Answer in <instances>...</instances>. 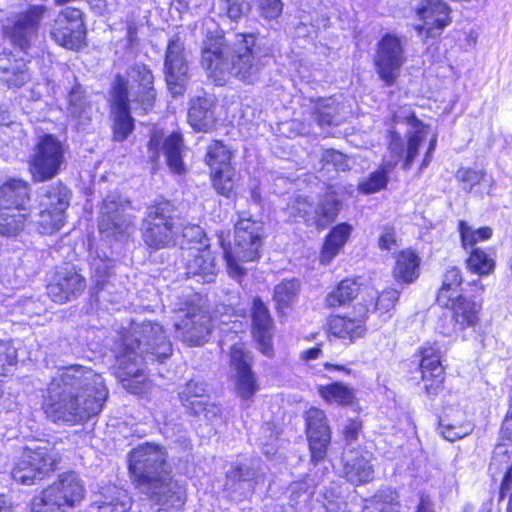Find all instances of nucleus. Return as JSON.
<instances>
[{"label":"nucleus","instance_id":"f257e3e1","mask_svg":"<svg viewBox=\"0 0 512 512\" xmlns=\"http://www.w3.org/2000/svg\"><path fill=\"white\" fill-rule=\"evenodd\" d=\"M107 397L100 374L80 365L66 367L48 386L45 413L53 422L80 424L98 415Z\"/></svg>","mask_w":512,"mask_h":512},{"label":"nucleus","instance_id":"f03ea898","mask_svg":"<svg viewBox=\"0 0 512 512\" xmlns=\"http://www.w3.org/2000/svg\"><path fill=\"white\" fill-rule=\"evenodd\" d=\"M112 351L116 376L123 388L132 394L146 389L147 365L163 363L172 355V344L157 322H132L118 333Z\"/></svg>","mask_w":512,"mask_h":512},{"label":"nucleus","instance_id":"7ed1b4c3","mask_svg":"<svg viewBox=\"0 0 512 512\" xmlns=\"http://www.w3.org/2000/svg\"><path fill=\"white\" fill-rule=\"evenodd\" d=\"M129 470L137 488L157 505L179 509L184 504L183 489L171 476L163 446L144 443L129 454Z\"/></svg>","mask_w":512,"mask_h":512},{"label":"nucleus","instance_id":"20e7f679","mask_svg":"<svg viewBox=\"0 0 512 512\" xmlns=\"http://www.w3.org/2000/svg\"><path fill=\"white\" fill-rule=\"evenodd\" d=\"M463 283L461 268L449 266L444 270L435 292V304L450 313L454 333L474 331L482 323L486 287L480 279L469 281L465 288Z\"/></svg>","mask_w":512,"mask_h":512},{"label":"nucleus","instance_id":"39448f33","mask_svg":"<svg viewBox=\"0 0 512 512\" xmlns=\"http://www.w3.org/2000/svg\"><path fill=\"white\" fill-rule=\"evenodd\" d=\"M263 246V229L259 222L251 218H240L234 226L233 252L226 248L228 274L241 283L247 270L238 261L247 263L258 261Z\"/></svg>","mask_w":512,"mask_h":512},{"label":"nucleus","instance_id":"423d86ee","mask_svg":"<svg viewBox=\"0 0 512 512\" xmlns=\"http://www.w3.org/2000/svg\"><path fill=\"white\" fill-rule=\"evenodd\" d=\"M260 32H239L232 43L229 73L245 84H253L264 67L263 57L269 49H263Z\"/></svg>","mask_w":512,"mask_h":512},{"label":"nucleus","instance_id":"0eeeda50","mask_svg":"<svg viewBox=\"0 0 512 512\" xmlns=\"http://www.w3.org/2000/svg\"><path fill=\"white\" fill-rule=\"evenodd\" d=\"M457 232L460 246L467 252L464 260L467 271L479 277L493 274L497 266L493 248L477 246L493 237V229L487 225L474 228L466 220H459Z\"/></svg>","mask_w":512,"mask_h":512},{"label":"nucleus","instance_id":"6e6552de","mask_svg":"<svg viewBox=\"0 0 512 512\" xmlns=\"http://www.w3.org/2000/svg\"><path fill=\"white\" fill-rule=\"evenodd\" d=\"M84 491L74 472L64 473L33 498L31 512H71L82 501Z\"/></svg>","mask_w":512,"mask_h":512},{"label":"nucleus","instance_id":"1a4fd4ad","mask_svg":"<svg viewBox=\"0 0 512 512\" xmlns=\"http://www.w3.org/2000/svg\"><path fill=\"white\" fill-rule=\"evenodd\" d=\"M123 90L127 102L134 104V109L142 113L150 111L155 103L156 90L154 75L150 67L144 63H134L126 72V77L117 74L112 86L111 96H116L117 90Z\"/></svg>","mask_w":512,"mask_h":512},{"label":"nucleus","instance_id":"9d476101","mask_svg":"<svg viewBox=\"0 0 512 512\" xmlns=\"http://www.w3.org/2000/svg\"><path fill=\"white\" fill-rule=\"evenodd\" d=\"M59 458V452L50 442L33 443L24 448L12 470V477L23 485H33L54 471Z\"/></svg>","mask_w":512,"mask_h":512},{"label":"nucleus","instance_id":"9b49d317","mask_svg":"<svg viewBox=\"0 0 512 512\" xmlns=\"http://www.w3.org/2000/svg\"><path fill=\"white\" fill-rule=\"evenodd\" d=\"M71 195L70 189L60 182L40 189L34 222L42 234H52L64 225Z\"/></svg>","mask_w":512,"mask_h":512},{"label":"nucleus","instance_id":"f8f14e48","mask_svg":"<svg viewBox=\"0 0 512 512\" xmlns=\"http://www.w3.org/2000/svg\"><path fill=\"white\" fill-rule=\"evenodd\" d=\"M407 62L404 43L395 33H384L376 43L373 67L378 79L386 87L398 83L402 68Z\"/></svg>","mask_w":512,"mask_h":512},{"label":"nucleus","instance_id":"ddd939ff","mask_svg":"<svg viewBox=\"0 0 512 512\" xmlns=\"http://www.w3.org/2000/svg\"><path fill=\"white\" fill-rule=\"evenodd\" d=\"M228 356L233 392L241 401L251 402L260 390L253 353L246 343L239 342L230 346Z\"/></svg>","mask_w":512,"mask_h":512},{"label":"nucleus","instance_id":"4468645a","mask_svg":"<svg viewBox=\"0 0 512 512\" xmlns=\"http://www.w3.org/2000/svg\"><path fill=\"white\" fill-rule=\"evenodd\" d=\"M414 356L417 357V370L420 374L423 393L430 399L444 394L446 387V368L443 355L436 342H425L419 346Z\"/></svg>","mask_w":512,"mask_h":512},{"label":"nucleus","instance_id":"2eb2a0df","mask_svg":"<svg viewBox=\"0 0 512 512\" xmlns=\"http://www.w3.org/2000/svg\"><path fill=\"white\" fill-rule=\"evenodd\" d=\"M205 38L201 45L200 64L207 79L215 86L224 85V30L213 19L204 23Z\"/></svg>","mask_w":512,"mask_h":512},{"label":"nucleus","instance_id":"dca6fc26","mask_svg":"<svg viewBox=\"0 0 512 512\" xmlns=\"http://www.w3.org/2000/svg\"><path fill=\"white\" fill-rule=\"evenodd\" d=\"M304 432L308 443L310 463L317 466L323 462L331 444L332 431L323 409L310 406L303 413Z\"/></svg>","mask_w":512,"mask_h":512},{"label":"nucleus","instance_id":"f3484780","mask_svg":"<svg viewBox=\"0 0 512 512\" xmlns=\"http://www.w3.org/2000/svg\"><path fill=\"white\" fill-rule=\"evenodd\" d=\"M65 162L64 148L52 135H45L36 144L30 160V172L34 181L43 182L59 174Z\"/></svg>","mask_w":512,"mask_h":512},{"label":"nucleus","instance_id":"a211bd4d","mask_svg":"<svg viewBox=\"0 0 512 512\" xmlns=\"http://www.w3.org/2000/svg\"><path fill=\"white\" fill-rule=\"evenodd\" d=\"M451 6L444 0H418L414 13L421 22L414 27L424 40L438 39L453 22Z\"/></svg>","mask_w":512,"mask_h":512},{"label":"nucleus","instance_id":"6ab92c4d","mask_svg":"<svg viewBox=\"0 0 512 512\" xmlns=\"http://www.w3.org/2000/svg\"><path fill=\"white\" fill-rule=\"evenodd\" d=\"M50 37L66 49L82 48L86 37L82 12L73 7L63 9L51 23Z\"/></svg>","mask_w":512,"mask_h":512},{"label":"nucleus","instance_id":"aec40b11","mask_svg":"<svg viewBox=\"0 0 512 512\" xmlns=\"http://www.w3.org/2000/svg\"><path fill=\"white\" fill-rule=\"evenodd\" d=\"M164 74L170 92L174 96L181 95L189 81V63L184 41L177 34L173 35L167 44Z\"/></svg>","mask_w":512,"mask_h":512},{"label":"nucleus","instance_id":"412c9836","mask_svg":"<svg viewBox=\"0 0 512 512\" xmlns=\"http://www.w3.org/2000/svg\"><path fill=\"white\" fill-rule=\"evenodd\" d=\"M323 331L327 340H338L351 345L367 334V319L363 312L358 316L347 313L330 314L325 320Z\"/></svg>","mask_w":512,"mask_h":512},{"label":"nucleus","instance_id":"4be33fe9","mask_svg":"<svg viewBox=\"0 0 512 512\" xmlns=\"http://www.w3.org/2000/svg\"><path fill=\"white\" fill-rule=\"evenodd\" d=\"M45 12L44 5H34L27 11L19 13L14 20L3 26L4 36L20 49H27L37 35L40 21Z\"/></svg>","mask_w":512,"mask_h":512},{"label":"nucleus","instance_id":"5701e85b","mask_svg":"<svg viewBox=\"0 0 512 512\" xmlns=\"http://www.w3.org/2000/svg\"><path fill=\"white\" fill-rule=\"evenodd\" d=\"M250 319L251 335L258 350L267 357H273L275 323L268 305L259 296L252 299Z\"/></svg>","mask_w":512,"mask_h":512},{"label":"nucleus","instance_id":"b1692460","mask_svg":"<svg viewBox=\"0 0 512 512\" xmlns=\"http://www.w3.org/2000/svg\"><path fill=\"white\" fill-rule=\"evenodd\" d=\"M86 288V280L74 266L57 267L47 285V295L56 303L78 298Z\"/></svg>","mask_w":512,"mask_h":512},{"label":"nucleus","instance_id":"393cba45","mask_svg":"<svg viewBox=\"0 0 512 512\" xmlns=\"http://www.w3.org/2000/svg\"><path fill=\"white\" fill-rule=\"evenodd\" d=\"M127 201L117 194H109L102 203L99 231L107 235L122 236L133 230L132 217L125 213Z\"/></svg>","mask_w":512,"mask_h":512},{"label":"nucleus","instance_id":"a878e982","mask_svg":"<svg viewBox=\"0 0 512 512\" xmlns=\"http://www.w3.org/2000/svg\"><path fill=\"white\" fill-rule=\"evenodd\" d=\"M176 336L190 345H201L210 333V319L198 306H188L183 317L175 323Z\"/></svg>","mask_w":512,"mask_h":512},{"label":"nucleus","instance_id":"bb28decb","mask_svg":"<svg viewBox=\"0 0 512 512\" xmlns=\"http://www.w3.org/2000/svg\"><path fill=\"white\" fill-rule=\"evenodd\" d=\"M183 139L180 133H172L163 140L159 133H154L149 142L148 150L151 153L150 161L155 163L159 159L160 148L163 149L167 165L176 174L185 172V165L182 161Z\"/></svg>","mask_w":512,"mask_h":512},{"label":"nucleus","instance_id":"cd10ccee","mask_svg":"<svg viewBox=\"0 0 512 512\" xmlns=\"http://www.w3.org/2000/svg\"><path fill=\"white\" fill-rule=\"evenodd\" d=\"M66 111L77 129L85 130L97 114L98 107L92 100V96L80 84L76 83L67 95Z\"/></svg>","mask_w":512,"mask_h":512},{"label":"nucleus","instance_id":"c85d7f7f","mask_svg":"<svg viewBox=\"0 0 512 512\" xmlns=\"http://www.w3.org/2000/svg\"><path fill=\"white\" fill-rule=\"evenodd\" d=\"M353 233V226L349 222H339L332 225L324 235L318 252V263L322 266L330 265L340 255Z\"/></svg>","mask_w":512,"mask_h":512},{"label":"nucleus","instance_id":"c756f323","mask_svg":"<svg viewBox=\"0 0 512 512\" xmlns=\"http://www.w3.org/2000/svg\"><path fill=\"white\" fill-rule=\"evenodd\" d=\"M182 264L187 278H197V282L210 283L215 276L214 259L207 249L189 247L182 253Z\"/></svg>","mask_w":512,"mask_h":512},{"label":"nucleus","instance_id":"7c9ffc66","mask_svg":"<svg viewBox=\"0 0 512 512\" xmlns=\"http://www.w3.org/2000/svg\"><path fill=\"white\" fill-rule=\"evenodd\" d=\"M421 266L420 253L412 247L403 248L394 254L392 278L399 285L413 284L420 278Z\"/></svg>","mask_w":512,"mask_h":512},{"label":"nucleus","instance_id":"2f4dec72","mask_svg":"<svg viewBox=\"0 0 512 512\" xmlns=\"http://www.w3.org/2000/svg\"><path fill=\"white\" fill-rule=\"evenodd\" d=\"M362 287L361 276L354 275L342 278L325 295V308L334 310L351 306L361 294Z\"/></svg>","mask_w":512,"mask_h":512},{"label":"nucleus","instance_id":"473e14b6","mask_svg":"<svg viewBox=\"0 0 512 512\" xmlns=\"http://www.w3.org/2000/svg\"><path fill=\"white\" fill-rule=\"evenodd\" d=\"M512 451L509 448L499 443L493 452L490 469L494 470V473L499 472L504 468L503 475L498 486V501L501 502L505 498H508L506 512H512Z\"/></svg>","mask_w":512,"mask_h":512},{"label":"nucleus","instance_id":"72a5a7b5","mask_svg":"<svg viewBox=\"0 0 512 512\" xmlns=\"http://www.w3.org/2000/svg\"><path fill=\"white\" fill-rule=\"evenodd\" d=\"M400 295L401 292L398 289L387 286L363 305L362 312L367 320L371 314H375L381 321H388L393 316Z\"/></svg>","mask_w":512,"mask_h":512},{"label":"nucleus","instance_id":"f704fd0d","mask_svg":"<svg viewBox=\"0 0 512 512\" xmlns=\"http://www.w3.org/2000/svg\"><path fill=\"white\" fill-rule=\"evenodd\" d=\"M30 186L22 179L12 178L0 186V207L28 211Z\"/></svg>","mask_w":512,"mask_h":512},{"label":"nucleus","instance_id":"c9c22d12","mask_svg":"<svg viewBox=\"0 0 512 512\" xmlns=\"http://www.w3.org/2000/svg\"><path fill=\"white\" fill-rule=\"evenodd\" d=\"M403 122L414 128V131L406 136V146L402 160V169L407 171L411 169L419 154L427 125L417 117L413 110L406 114Z\"/></svg>","mask_w":512,"mask_h":512},{"label":"nucleus","instance_id":"e433bc0d","mask_svg":"<svg viewBox=\"0 0 512 512\" xmlns=\"http://www.w3.org/2000/svg\"><path fill=\"white\" fill-rule=\"evenodd\" d=\"M120 88H118L116 96L112 97V111L114 115V135L116 141H124L133 131L134 124L131 117L130 102L126 98Z\"/></svg>","mask_w":512,"mask_h":512},{"label":"nucleus","instance_id":"4c0bfd02","mask_svg":"<svg viewBox=\"0 0 512 512\" xmlns=\"http://www.w3.org/2000/svg\"><path fill=\"white\" fill-rule=\"evenodd\" d=\"M188 123L196 131H208L214 127V101L210 97H197L191 100L188 110Z\"/></svg>","mask_w":512,"mask_h":512},{"label":"nucleus","instance_id":"58836bf2","mask_svg":"<svg viewBox=\"0 0 512 512\" xmlns=\"http://www.w3.org/2000/svg\"><path fill=\"white\" fill-rule=\"evenodd\" d=\"M317 393L324 403L341 407L353 406L358 403L354 388L342 381H333L317 386Z\"/></svg>","mask_w":512,"mask_h":512},{"label":"nucleus","instance_id":"ea45409f","mask_svg":"<svg viewBox=\"0 0 512 512\" xmlns=\"http://www.w3.org/2000/svg\"><path fill=\"white\" fill-rule=\"evenodd\" d=\"M94 505L98 512H127L131 507V498L127 491L112 485L104 489Z\"/></svg>","mask_w":512,"mask_h":512},{"label":"nucleus","instance_id":"a19ab883","mask_svg":"<svg viewBox=\"0 0 512 512\" xmlns=\"http://www.w3.org/2000/svg\"><path fill=\"white\" fill-rule=\"evenodd\" d=\"M439 428L441 435L449 442L460 440L473 431L472 423L460 411L442 418Z\"/></svg>","mask_w":512,"mask_h":512},{"label":"nucleus","instance_id":"79ce46f5","mask_svg":"<svg viewBox=\"0 0 512 512\" xmlns=\"http://www.w3.org/2000/svg\"><path fill=\"white\" fill-rule=\"evenodd\" d=\"M395 167L396 162H382L376 170L372 171L357 184V191L364 195H371L386 189L389 182V174Z\"/></svg>","mask_w":512,"mask_h":512},{"label":"nucleus","instance_id":"37998d69","mask_svg":"<svg viewBox=\"0 0 512 512\" xmlns=\"http://www.w3.org/2000/svg\"><path fill=\"white\" fill-rule=\"evenodd\" d=\"M342 208V202L335 198L321 199L313 209L311 226L322 231L329 227L338 218Z\"/></svg>","mask_w":512,"mask_h":512},{"label":"nucleus","instance_id":"c03bdc74","mask_svg":"<svg viewBox=\"0 0 512 512\" xmlns=\"http://www.w3.org/2000/svg\"><path fill=\"white\" fill-rule=\"evenodd\" d=\"M205 162L210 168V175L214 188L220 195H224V182L222 177L224 145L221 141L215 140L208 147Z\"/></svg>","mask_w":512,"mask_h":512},{"label":"nucleus","instance_id":"a18cd8bd","mask_svg":"<svg viewBox=\"0 0 512 512\" xmlns=\"http://www.w3.org/2000/svg\"><path fill=\"white\" fill-rule=\"evenodd\" d=\"M343 473L347 481L359 486L373 480L374 469L368 459L359 455L344 463Z\"/></svg>","mask_w":512,"mask_h":512},{"label":"nucleus","instance_id":"49530a36","mask_svg":"<svg viewBox=\"0 0 512 512\" xmlns=\"http://www.w3.org/2000/svg\"><path fill=\"white\" fill-rule=\"evenodd\" d=\"M175 226L142 224V236L147 246L153 249L168 247L175 239Z\"/></svg>","mask_w":512,"mask_h":512},{"label":"nucleus","instance_id":"de8ad7c7","mask_svg":"<svg viewBox=\"0 0 512 512\" xmlns=\"http://www.w3.org/2000/svg\"><path fill=\"white\" fill-rule=\"evenodd\" d=\"M399 494L394 489L377 491L363 508L362 512H400Z\"/></svg>","mask_w":512,"mask_h":512},{"label":"nucleus","instance_id":"09e8293b","mask_svg":"<svg viewBox=\"0 0 512 512\" xmlns=\"http://www.w3.org/2000/svg\"><path fill=\"white\" fill-rule=\"evenodd\" d=\"M175 205L169 200L157 201L146 209L142 224H156L161 226H175Z\"/></svg>","mask_w":512,"mask_h":512},{"label":"nucleus","instance_id":"8fccbe9b","mask_svg":"<svg viewBox=\"0 0 512 512\" xmlns=\"http://www.w3.org/2000/svg\"><path fill=\"white\" fill-rule=\"evenodd\" d=\"M30 215L28 211L0 207V235L16 236L23 230Z\"/></svg>","mask_w":512,"mask_h":512},{"label":"nucleus","instance_id":"3c124183","mask_svg":"<svg viewBox=\"0 0 512 512\" xmlns=\"http://www.w3.org/2000/svg\"><path fill=\"white\" fill-rule=\"evenodd\" d=\"M455 178L463 191L477 193L481 184L486 181L487 172L484 169L460 167L455 173Z\"/></svg>","mask_w":512,"mask_h":512},{"label":"nucleus","instance_id":"603ef678","mask_svg":"<svg viewBox=\"0 0 512 512\" xmlns=\"http://www.w3.org/2000/svg\"><path fill=\"white\" fill-rule=\"evenodd\" d=\"M312 102L311 116L319 127H330L337 124L335 121V117L338 114L336 105L329 103L327 99L321 97Z\"/></svg>","mask_w":512,"mask_h":512},{"label":"nucleus","instance_id":"864d4df0","mask_svg":"<svg viewBox=\"0 0 512 512\" xmlns=\"http://www.w3.org/2000/svg\"><path fill=\"white\" fill-rule=\"evenodd\" d=\"M300 285L297 279H284L274 287L273 299L276 308L282 310L291 305L299 293Z\"/></svg>","mask_w":512,"mask_h":512},{"label":"nucleus","instance_id":"5fc2aeb1","mask_svg":"<svg viewBox=\"0 0 512 512\" xmlns=\"http://www.w3.org/2000/svg\"><path fill=\"white\" fill-rule=\"evenodd\" d=\"M314 203L304 196H296L286 207L289 218L297 221L302 219L306 226H311Z\"/></svg>","mask_w":512,"mask_h":512},{"label":"nucleus","instance_id":"6e6d98bb","mask_svg":"<svg viewBox=\"0 0 512 512\" xmlns=\"http://www.w3.org/2000/svg\"><path fill=\"white\" fill-rule=\"evenodd\" d=\"M29 79L27 66L24 62L16 63L12 67L3 68L1 80L9 87H20Z\"/></svg>","mask_w":512,"mask_h":512},{"label":"nucleus","instance_id":"4d7b16f0","mask_svg":"<svg viewBox=\"0 0 512 512\" xmlns=\"http://www.w3.org/2000/svg\"><path fill=\"white\" fill-rule=\"evenodd\" d=\"M259 16L265 21L277 20L283 13L282 0H254Z\"/></svg>","mask_w":512,"mask_h":512},{"label":"nucleus","instance_id":"13d9d810","mask_svg":"<svg viewBox=\"0 0 512 512\" xmlns=\"http://www.w3.org/2000/svg\"><path fill=\"white\" fill-rule=\"evenodd\" d=\"M321 163L323 166H332L336 171H347L350 169L349 157L334 148L323 150Z\"/></svg>","mask_w":512,"mask_h":512},{"label":"nucleus","instance_id":"bf43d9fd","mask_svg":"<svg viewBox=\"0 0 512 512\" xmlns=\"http://www.w3.org/2000/svg\"><path fill=\"white\" fill-rule=\"evenodd\" d=\"M364 422L360 417L348 418L342 428L341 435L347 444L356 442L363 432Z\"/></svg>","mask_w":512,"mask_h":512},{"label":"nucleus","instance_id":"052dcab7","mask_svg":"<svg viewBox=\"0 0 512 512\" xmlns=\"http://www.w3.org/2000/svg\"><path fill=\"white\" fill-rule=\"evenodd\" d=\"M183 239L187 243L195 244L194 247H200L201 249L207 248V238L204 230L198 225H187L183 228L182 232Z\"/></svg>","mask_w":512,"mask_h":512},{"label":"nucleus","instance_id":"680f3d73","mask_svg":"<svg viewBox=\"0 0 512 512\" xmlns=\"http://www.w3.org/2000/svg\"><path fill=\"white\" fill-rule=\"evenodd\" d=\"M207 389L202 382L191 380L179 392L180 401H189L190 399L204 398Z\"/></svg>","mask_w":512,"mask_h":512},{"label":"nucleus","instance_id":"e2e57ef3","mask_svg":"<svg viewBox=\"0 0 512 512\" xmlns=\"http://www.w3.org/2000/svg\"><path fill=\"white\" fill-rule=\"evenodd\" d=\"M397 246L398 238L395 227L392 225L384 226L378 237V247L382 251H390Z\"/></svg>","mask_w":512,"mask_h":512},{"label":"nucleus","instance_id":"0e129e2a","mask_svg":"<svg viewBox=\"0 0 512 512\" xmlns=\"http://www.w3.org/2000/svg\"><path fill=\"white\" fill-rule=\"evenodd\" d=\"M500 437L502 440L509 441L512 445V386L510 390L508 409L500 427Z\"/></svg>","mask_w":512,"mask_h":512},{"label":"nucleus","instance_id":"69168bd1","mask_svg":"<svg viewBox=\"0 0 512 512\" xmlns=\"http://www.w3.org/2000/svg\"><path fill=\"white\" fill-rule=\"evenodd\" d=\"M248 9L246 0H226V16L232 20L240 19Z\"/></svg>","mask_w":512,"mask_h":512},{"label":"nucleus","instance_id":"338daca9","mask_svg":"<svg viewBox=\"0 0 512 512\" xmlns=\"http://www.w3.org/2000/svg\"><path fill=\"white\" fill-rule=\"evenodd\" d=\"M414 512H436L433 501L426 494H421Z\"/></svg>","mask_w":512,"mask_h":512},{"label":"nucleus","instance_id":"774afa93","mask_svg":"<svg viewBox=\"0 0 512 512\" xmlns=\"http://www.w3.org/2000/svg\"><path fill=\"white\" fill-rule=\"evenodd\" d=\"M322 346H323L322 343H317L315 346L304 350L301 353L300 358L304 361L318 359L323 353Z\"/></svg>","mask_w":512,"mask_h":512}]
</instances>
